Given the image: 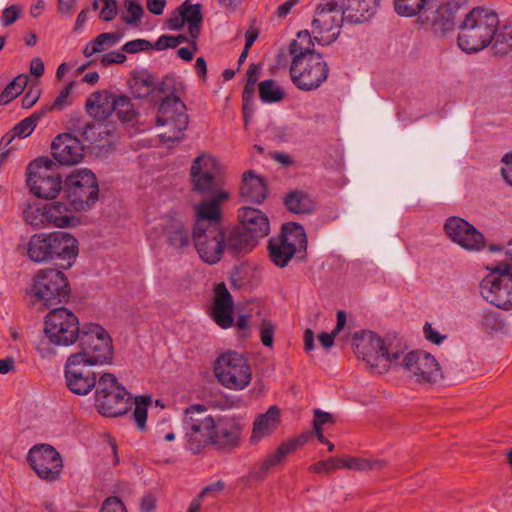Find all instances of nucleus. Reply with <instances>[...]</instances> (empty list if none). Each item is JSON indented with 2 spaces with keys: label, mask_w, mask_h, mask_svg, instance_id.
I'll use <instances>...</instances> for the list:
<instances>
[{
  "label": "nucleus",
  "mask_w": 512,
  "mask_h": 512,
  "mask_svg": "<svg viewBox=\"0 0 512 512\" xmlns=\"http://www.w3.org/2000/svg\"><path fill=\"white\" fill-rule=\"evenodd\" d=\"M228 198V192L221 191L214 199L202 201L195 207L194 245L200 259L210 265L221 260L226 247L233 250L229 247L228 241H225V235L220 226V206Z\"/></svg>",
  "instance_id": "nucleus-1"
},
{
  "label": "nucleus",
  "mask_w": 512,
  "mask_h": 512,
  "mask_svg": "<svg viewBox=\"0 0 512 512\" xmlns=\"http://www.w3.org/2000/svg\"><path fill=\"white\" fill-rule=\"evenodd\" d=\"M292 56L290 77L294 85L302 91L319 88L328 78L329 67L322 55L315 51L312 36L308 31L297 34L289 46Z\"/></svg>",
  "instance_id": "nucleus-2"
},
{
  "label": "nucleus",
  "mask_w": 512,
  "mask_h": 512,
  "mask_svg": "<svg viewBox=\"0 0 512 512\" xmlns=\"http://www.w3.org/2000/svg\"><path fill=\"white\" fill-rule=\"evenodd\" d=\"M150 400L148 396H139L132 401L130 393L111 373H104L98 379L95 403L99 413L104 416L117 417L125 414L134 404L133 418L140 431H144L146 428Z\"/></svg>",
  "instance_id": "nucleus-3"
},
{
  "label": "nucleus",
  "mask_w": 512,
  "mask_h": 512,
  "mask_svg": "<svg viewBox=\"0 0 512 512\" xmlns=\"http://www.w3.org/2000/svg\"><path fill=\"white\" fill-rule=\"evenodd\" d=\"M78 253V240L71 233L65 231L34 234L27 244L28 257L36 263H46L57 259L67 262L68 267H71Z\"/></svg>",
  "instance_id": "nucleus-4"
},
{
  "label": "nucleus",
  "mask_w": 512,
  "mask_h": 512,
  "mask_svg": "<svg viewBox=\"0 0 512 512\" xmlns=\"http://www.w3.org/2000/svg\"><path fill=\"white\" fill-rule=\"evenodd\" d=\"M498 23V16L492 10L482 7L472 9L459 26V48L466 53L483 50L491 43Z\"/></svg>",
  "instance_id": "nucleus-5"
},
{
  "label": "nucleus",
  "mask_w": 512,
  "mask_h": 512,
  "mask_svg": "<svg viewBox=\"0 0 512 512\" xmlns=\"http://www.w3.org/2000/svg\"><path fill=\"white\" fill-rule=\"evenodd\" d=\"M489 273L480 283L481 296L492 305L512 308V260L504 254L495 265H486Z\"/></svg>",
  "instance_id": "nucleus-6"
},
{
  "label": "nucleus",
  "mask_w": 512,
  "mask_h": 512,
  "mask_svg": "<svg viewBox=\"0 0 512 512\" xmlns=\"http://www.w3.org/2000/svg\"><path fill=\"white\" fill-rule=\"evenodd\" d=\"M184 447L193 454L212 444L214 417L203 404L187 407L182 417Z\"/></svg>",
  "instance_id": "nucleus-7"
},
{
  "label": "nucleus",
  "mask_w": 512,
  "mask_h": 512,
  "mask_svg": "<svg viewBox=\"0 0 512 512\" xmlns=\"http://www.w3.org/2000/svg\"><path fill=\"white\" fill-rule=\"evenodd\" d=\"M70 286L66 275L57 269L45 268L38 271L27 294L34 303L49 308L61 304L69 295Z\"/></svg>",
  "instance_id": "nucleus-8"
},
{
  "label": "nucleus",
  "mask_w": 512,
  "mask_h": 512,
  "mask_svg": "<svg viewBox=\"0 0 512 512\" xmlns=\"http://www.w3.org/2000/svg\"><path fill=\"white\" fill-rule=\"evenodd\" d=\"M395 369L418 383L436 382L442 377L437 359L422 350L399 349L393 356Z\"/></svg>",
  "instance_id": "nucleus-9"
},
{
  "label": "nucleus",
  "mask_w": 512,
  "mask_h": 512,
  "mask_svg": "<svg viewBox=\"0 0 512 512\" xmlns=\"http://www.w3.org/2000/svg\"><path fill=\"white\" fill-rule=\"evenodd\" d=\"M241 231H233L228 239L229 247L234 252H247L258 238L267 236L270 232L268 217L259 209L244 207L239 211Z\"/></svg>",
  "instance_id": "nucleus-10"
},
{
  "label": "nucleus",
  "mask_w": 512,
  "mask_h": 512,
  "mask_svg": "<svg viewBox=\"0 0 512 512\" xmlns=\"http://www.w3.org/2000/svg\"><path fill=\"white\" fill-rule=\"evenodd\" d=\"M353 345L358 357L378 373L394 367L393 356L398 354L399 349H389L376 333L367 330L356 333Z\"/></svg>",
  "instance_id": "nucleus-11"
},
{
  "label": "nucleus",
  "mask_w": 512,
  "mask_h": 512,
  "mask_svg": "<svg viewBox=\"0 0 512 512\" xmlns=\"http://www.w3.org/2000/svg\"><path fill=\"white\" fill-rule=\"evenodd\" d=\"M214 373L218 382L225 388L240 391L249 386L252 380V368L248 360L240 353L228 351L215 361Z\"/></svg>",
  "instance_id": "nucleus-12"
},
{
  "label": "nucleus",
  "mask_w": 512,
  "mask_h": 512,
  "mask_svg": "<svg viewBox=\"0 0 512 512\" xmlns=\"http://www.w3.org/2000/svg\"><path fill=\"white\" fill-rule=\"evenodd\" d=\"M307 236L304 228L297 223L283 225L282 233L269 240L268 251L271 261L278 267H285L294 255L305 252Z\"/></svg>",
  "instance_id": "nucleus-13"
},
{
  "label": "nucleus",
  "mask_w": 512,
  "mask_h": 512,
  "mask_svg": "<svg viewBox=\"0 0 512 512\" xmlns=\"http://www.w3.org/2000/svg\"><path fill=\"white\" fill-rule=\"evenodd\" d=\"M63 190L73 210L82 211L97 201L99 186L89 169L72 171L63 182Z\"/></svg>",
  "instance_id": "nucleus-14"
},
{
  "label": "nucleus",
  "mask_w": 512,
  "mask_h": 512,
  "mask_svg": "<svg viewBox=\"0 0 512 512\" xmlns=\"http://www.w3.org/2000/svg\"><path fill=\"white\" fill-rule=\"evenodd\" d=\"M27 184L38 198H55L63 189V181L55 164L47 158H37L27 167Z\"/></svg>",
  "instance_id": "nucleus-15"
},
{
  "label": "nucleus",
  "mask_w": 512,
  "mask_h": 512,
  "mask_svg": "<svg viewBox=\"0 0 512 512\" xmlns=\"http://www.w3.org/2000/svg\"><path fill=\"white\" fill-rule=\"evenodd\" d=\"M103 364L95 361L86 353L71 354L65 364V379L68 389L77 395L90 393L98 385L93 367Z\"/></svg>",
  "instance_id": "nucleus-16"
},
{
  "label": "nucleus",
  "mask_w": 512,
  "mask_h": 512,
  "mask_svg": "<svg viewBox=\"0 0 512 512\" xmlns=\"http://www.w3.org/2000/svg\"><path fill=\"white\" fill-rule=\"evenodd\" d=\"M44 325V333L54 345L71 346L80 338L79 319L67 308L59 307L50 311Z\"/></svg>",
  "instance_id": "nucleus-17"
},
{
  "label": "nucleus",
  "mask_w": 512,
  "mask_h": 512,
  "mask_svg": "<svg viewBox=\"0 0 512 512\" xmlns=\"http://www.w3.org/2000/svg\"><path fill=\"white\" fill-rule=\"evenodd\" d=\"M157 125L167 128L160 134L163 142L181 140L188 125L185 104L178 97L164 99L159 106Z\"/></svg>",
  "instance_id": "nucleus-18"
},
{
  "label": "nucleus",
  "mask_w": 512,
  "mask_h": 512,
  "mask_svg": "<svg viewBox=\"0 0 512 512\" xmlns=\"http://www.w3.org/2000/svg\"><path fill=\"white\" fill-rule=\"evenodd\" d=\"M87 113L98 120H105L114 111L122 121L129 122L132 118L130 99L126 96H116L107 90L92 93L86 101Z\"/></svg>",
  "instance_id": "nucleus-19"
},
{
  "label": "nucleus",
  "mask_w": 512,
  "mask_h": 512,
  "mask_svg": "<svg viewBox=\"0 0 512 512\" xmlns=\"http://www.w3.org/2000/svg\"><path fill=\"white\" fill-rule=\"evenodd\" d=\"M344 22L346 17L342 13L339 1L322 0L312 22L314 32L321 36L320 39L317 36L315 39L322 41L323 44L335 41Z\"/></svg>",
  "instance_id": "nucleus-20"
},
{
  "label": "nucleus",
  "mask_w": 512,
  "mask_h": 512,
  "mask_svg": "<svg viewBox=\"0 0 512 512\" xmlns=\"http://www.w3.org/2000/svg\"><path fill=\"white\" fill-rule=\"evenodd\" d=\"M81 351L95 361L110 363L113 357L112 338L108 331L97 323L84 324L79 338Z\"/></svg>",
  "instance_id": "nucleus-21"
},
{
  "label": "nucleus",
  "mask_w": 512,
  "mask_h": 512,
  "mask_svg": "<svg viewBox=\"0 0 512 512\" xmlns=\"http://www.w3.org/2000/svg\"><path fill=\"white\" fill-rule=\"evenodd\" d=\"M147 237L152 243H156L162 234L167 242L175 250H184L191 244L190 229L175 216H164L157 223L147 229Z\"/></svg>",
  "instance_id": "nucleus-22"
},
{
  "label": "nucleus",
  "mask_w": 512,
  "mask_h": 512,
  "mask_svg": "<svg viewBox=\"0 0 512 512\" xmlns=\"http://www.w3.org/2000/svg\"><path fill=\"white\" fill-rule=\"evenodd\" d=\"M447 237L467 252H479L486 247V238L467 220L452 216L444 224Z\"/></svg>",
  "instance_id": "nucleus-23"
},
{
  "label": "nucleus",
  "mask_w": 512,
  "mask_h": 512,
  "mask_svg": "<svg viewBox=\"0 0 512 512\" xmlns=\"http://www.w3.org/2000/svg\"><path fill=\"white\" fill-rule=\"evenodd\" d=\"M219 166L216 159L209 154H201L192 163L190 175L194 190L201 193H214V199L222 189H218L217 174Z\"/></svg>",
  "instance_id": "nucleus-24"
},
{
  "label": "nucleus",
  "mask_w": 512,
  "mask_h": 512,
  "mask_svg": "<svg viewBox=\"0 0 512 512\" xmlns=\"http://www.w3.org/2000/svg\"><path fill=\"white\" fill-rule=\"evenodd\" d=\"M29 461L35 473L45 480H55L63 468L60 454L47 444L32 447L29 451Z\"/></svg>",
  "instance_id": "nucleus-25"
},
{
  "label": "nucleus",
  "mask_w": 512,
  "mask_h": 512,
  "mask_svg": "<svg viewBox=\"0 0 512 512\" xmlns=\"http://www.w3.org/2000/svg\"><path fill=\"white\" fill-rule=\"evenodd\" d=\"M202 22L201 7L199 4H189L185 1L167 20V28L169 30L178 31L185 24L188 25L191 44L194 50H197L195 39L200 34V26Z\"/></svg>",
  "instance_id": "nucleus-26"
},
{
  "label": "nucleus",
  "mask_w": 512,
  "mask_h": 512,
  "mask_svg": "<svg viewBox=\"0 0 512 512\" xmlns=\"http://www.w3.org/2000/svg\"><path fill=\"white\" fill-rule=\"evenodd\" d=\"M52 155L62 165H73L81 161L84 149L80 140L71 134H60L52 142Z\"/></svg>",
  "instance_id": "nucleus-27"
},
{
  "label": "nucleus",
  "mask_w": 512,
  "mask_h": 512,
  "mask_svg": "<svg viewBox=\"0 0 512 512\" xmlns=\"http://www.w3.org/2000/svg\"><path fill=\"white\" fill-rule=\"evenodd\" d=\"M242 425L238 419L229 416L214 417L212 444L219 447H234L238 444Z\"/></svg>",
  "instance_id": "nucleus-28"
},
{
  "label": "nucleus",
  "mask_w": 512,
  "mask_h": 512,
  "mask_svg": "<svg viewBox=\"0 0 512 512\" xmlns=\"http://www.w3.org/2000/svg\"><path fill=\"white\" fill-rule=\"evenodd\" d=\"M346 22L359 24L368 21L376 13L380 0H339Z\"/></svg>",
  "instance_id": "nucleus-29"
},
{
  "label": "nucleus",
  "mask_w": 512,
  "mask_h": 512,
  "mask_svg": "<svg viewBox=\"0 0 512 512\" xmlns=\"http://www.w3.org/2000/svg\"><path fill=\"white\" fill-rule=\"evenodd\" d=\"M233 302L225 284L215 287V300L211 309L213 320L222 328L227 329L233 325Z\"/></svg>",
  "instance_id": "nucleus-30"
},
{
  "label": "nucleus",
  "mask_w": 512,
  "mask_h": 512,
  "mask_svg": "<svg viewBox=\"0 0 512 512\" xmlns=\"http://www.w3.org/2000/svg\"><path fill=\"white\" fill-rule=\"evenodd\" d=\"M280 422V409L276 405L270 406L266 412L257 415L253 422L251 443L257 444L262 439L271 436L279 427Z\"/></svg>",
  "instance_id": "nucleus-31"
},
{
  "label": "nucleus",
  "mask_w": 512,
  "mask_h": 512,
  "mask_svg": "<svg viewBox=\"0 0 512 512\" xmlns=\"http://www.w3.org/2000/svg\"><path fill=\"white\" fill-rule=\"evenodd\" d=\"M47 227L69 228L78 224L73 210L61 201L47 203Z\"/></svg>",
  "instance_id": "nucleus-32"
},
{
  "label": "nucleus",
  "mask_w": 512,
  "mask_h": 512,
  "mask_svg": "<svg viewBox=\"0 0 512 512\" xmlns=\"http://www.w3.org/2000/svg\"><path fill=\"white\" fill-rule=\"evenodd\" d=\"M240 193L246 202L260 204L267 196V187L261 177L249 171L243 176Z\"/></svg>",
  "instance_id": "nucleus-33"
},
{
  "label": "nucleus",
  "mask_w": 512,
  "mask_h": 512,
  "mask_svg": "<svg viewBox=\"0 0 512 512\" xmlns=\"http://www.w3.org/2000/svg\"><path fill=\"white\" fill-rule=\"evenodd\" d=\"M121 37L119 33H101L86 44L83 54L86 57H91L96 53H100L116 45L121 40Z\"/></svg>",
  "instance_id": "nucleus-34"
},
{
  "label": "nucleus",
  "mask_w": 512,
  "mask_h": 512,
  "mask_svg": "<svg viewBox=\"0 0 512 512\" xmlns=\"http://www.w3.org/2000/svg\"><path fill=\"white\" fill-rule=\"evenodd\" d=\"M259 97L263 103H278L285 97L283 87L273 79L261 81L258 84Z\"/></svg>",
  "instance_id": "nucleus-35"
},
{
  "label": "nucleus",
  "mask_w": 512,
  "mask_h": 512,
  "mask_svg": "<svg viewBox=\"0 0 512 512\" xmlns=\"http://www.w3.org/2000/svg\"><path fill=\"white\" fill-rule=\"evenodd\" d=\"M47 203H29L23 211V217L27 224L35 228L47 227Z\"/></svg>",
  "instance_id": "nucleus-36"
},
{
  "label": "nucleus",
  "mask_w": 512,
  "mask_h": 512,
  "mask_svg": "<svg viewBox=\"0 0 512 512\" xmlns=\"http://www.w3.org/2000/svg\"><path fill=\"white\" fill-rule=\"evenodd\" d=\"M285 205L293 213H308L313 209L314 202L306 193L294 191L286 196Z\"/></svg>",
  "instance_id": "nucleus-37"
},
{
  "label": "nucleus",
  "mask_w": 512,
  "mask_h": 512,
  "mask_svg": "<svg viewBox=\"0 0 512 512\" xmlns=\"http://www.w3.org/2000/svg\"><path fill=\"white\" fill-rule=\"evenodd\" d=\"M340 469H348L354 471L374 470L385 466L383 460H368L360 457L347 456L339 458Z\"/></svg>",
  "instance_id": "nucleus-38"
},
{
  "label": "nucleus",
  "mask_w": 512,
  "mask_h": 512,
  "mask_svg": "<svg viewBox=\"0 0 512 512\" xmlns=\"http://www.w3.org/2000/svg\"><path fill=\"white\" fill-rule=\"evenodd\" d=\"M45 115V111L38 110L35 111L32 115L24 118L19 123H17L13 128V135L19 138H26L32 134L35 130L40 119Z\"/></svg>",
  "instance_id": "nucleus-39"
},
{
  "label": "nucleus",
  "mask_w": 512,
  "mask_h": 512,
  "mask_svg": "<svg viewBox=\"0 0 512 512\" xmlns=\"http://www.w3.org/2000/svg\"><path fill=\"white\" fill-rule=\"evenodd\" d=\"M27 84V76L18 75L0 93V106L6 105L22 93Z\"/></svg>",
  "instance_id": "nucleus-40"
},
{
  "label": "nucleus",
  "mask_w": 512,
  "mask_h": 512,
  "mask_svg": "<svg viewBox=\"0 0 512 512\" xmlns=\"http://www.w3.org/2000/svg\"><path fill=\"white\" fill-rule=\"evenodd\" d=\"M76 82L70 81L67 83L60 91L58 96L55 98L54 102L51 105H46L42 108L45 111V114L51 110H63L69 105L72 104V91L75 87Z\"/></svg>",
  "instance_id": "nucleus-41"
},
{
  "label": "nucleus",
  "mask_w": 512,
  "mask_h": 512,
  "mask_svg": "<svg viewBox=\"0 0 512 512\" xmlns=\"http://www.w3.org/2000/svg\"><path fill=\"white\" fill-rule=\"evenodd\" d=\"M427 0H395V11L405 17L418 14L426 5Z\"/></svg>",
  "instance_id": "nucleus-42"
},
{
  "label": "nucleus",
  "mask_w": 512,
  "mask_h": 512,
  "mask_svg": "<svg viewBox=\"0 0 512 512\" xmlns=\"http://www.w3.org/2000/svg\"><path fill=\"white\" fill-rule=\"evenodd\" d=\"M125 9L121 18L126 24L136 25L144 15V9L138 0H125Z\"/></svg>",
  "instance_id": "nucleus-43"
},
{
  "label": "nucleus",
  "mask_w": 512,
  "mask_h": 512,
  "mask_svg": "<svg viewBox=\"0 0 512 512\" xmlns=\"http://www.w3.org/2000/svg\"><path fill=\"white\" fill-rule=\"evenodd\" d=\"M459 9L460 4L457 1H449L439 8L438 15L446 29H450L454 25L455 17Z\"/></svg>",
  "instance_id": "nucleus-44"
},
{
  "label": "nucleus",
  "mask_w": 512,
  "mask_h": 512,
  "mask_svg": "<svg viewBox=\"0 0 512 512\" xmlns=\"http://www.w3.org/2000/svg\"><path fill=\"white\" fill-rule=\"evenodd\" d=\"M188 39L184 35H178V36H170V35H162L157 39L155 42V49L156 50H164L167 48H175L179 44L187 42Z\"/></svg>",
  "instance_id": "nucleus-45"
},
{
  "label": "nucleus",
  "mask_w": 512,
  "mask_h": 512,
  "mask_svg": "<svg viewBox=\"0 0 512 512\" xmlns=\"http://www.w3.org/2000/svg\"><path fill=\"white\" fill-rule=\"evenodd\" d=\"M340 469L339 458H329L325 461H319L310 467V470L316 473H331Z\"/></svg>",
  "instance_id": "nucleus-46"
},
{
  "label": "nucleus",
  "mask_w": 512,
  "mask_h": 512,
  "mask_svg": "<svg viewBox=\"0 0 512 512\" xmlns=\"http://www.w3.org/2000/svg\"><path fill=\"white\" fill-rule=\"evenodd\" d=\"M20 16V8L17 5H11L6 7L2 11V15L0 17V23L4 27H8L15 23Z\"/></svg>",
  "instance_id": "nucleus-47"
},
{
  "label": "nucleus",
  "mask_w": 512,
  "mask_h": 512,
  "mask_svg": "<svg viewBox=\"0 0 512 512\" xmlns=\"http://www.w3.org/2000/svg\"><path fill=\"white\" fill-rule=\"evenodd\" d=\"M274 466L276 465L270 460V458L266 457L259 463V469L251 471L247 477L249 480L262 481L267 472Z\"/></svg>",
  "instance_id": "nucleus-48"
},
{
  "label": "nucleus",
  "mask_w": 512,
  "mask_h": 512,
  "mask_svg": "<svg viewBox=\"0 0 512 512\" xmlns=\"http://www.w3.org/2000/svg\"><path fill=\"white\" fill-rule=\"evenodd\" d=\"M132 93L136 98H142L149 95L152 90V84L148 80L135 79L132 86Z\"/></svg>",
  "instance_id": "nucleus-49"
},
{
  "label": "nucleus",
  "mask_w": 512,
  "mask_h": 512,
  "mask_svg": "<svg viewBox=\"0 0 512 512\" xmlns=\"http://www.w3.org/2000/svg\"><path fill=\"white\" fill-rule=\"evenodd\" d=\"M151 48V43L144 39H136L126 42L122 46V51L126 53H137Z\"/></svg>",
  "instance_id": "nucleus-50"
},
{
  "label": "nucleus",
  "mask_w": 512,
  "mask_h": 512,
  "mask_svg": "<svg viewBox=\"0 0 512 512\" xmlns=\"http://www.w3.org/2000/svg\"><path fill=\"white\" fill-rule=\"evenodd\" d=\"M103 7L100 11L99 17L103 21H111L117 14V1L116 0H101Z\"/></svg>",
  "instance_id": "nucleus-51"
},
{
  "label": "nucleus",
  "mask_w": 512,
  "mask_h": 512,
  "mask_svg": "<svg viewBox=\"0 0 512 512\" xmlns=\"http://www.w3.org/2000/svg\"><path fill=\"white\" fill-rule=\"evenodd\" d=\"M260 338L266 347H272L274 341V326L270 322H263L260 325Z\"/></svg>",
  "instance_id": "nucleus-52"
},
{
  "label": "nucleus",
  "mask_w": 512,
  "mask_h": 512,
  "mask_svg": "<svg viewBox=\"0 0 512 512\" xmlns=\"http://www.w3.org/2000/svg\"><path fill=\"white\" fill-rule=\"evenodd\" d=\"M100 512H127V511H126V508H125L123 502L119 498L110 497L104 501V503L102 504V507L100 509Z\"/></svg>",
  "instance_id": "nucleus-53"
},
{
  "label": "nucleus",
  "mask_w": 512,
  "mask_h": 512,
  "mask_svg": "<svg viewBox=\"0 0 512 512\" xmlns=\"http://www.w3.org/2000/svg\"><path fill=\"white\" fill-rule=\"evenodd\" d=\"M501 174L504 181L512 187V150L502 157Z\"/></svg>",
  "instance_id": "nucleus-54"
},
{
  "label": "nucleus",
  "mask_w": 512,
  "mask_h": 512,
  "mask_svg": "<svg viewBox=\"0 0 512 512\" xmlns=\"http://www.w3.org/2000/svg\"><path fill=\"white\" fill-rule=\"evenodd\" d=\"M126 60V55L120 51H111L104 54L101 58V63L105 66L111 64H120Z\"/></svg>",
  "instance_id": "nucleus-55"
},
{
  "label": "nucleus",
  "mask_w": 512,
  "mask_h": 512,
  "mask_svg": "<svg viewBox=\"0 0 512 512\" xmlns=\"http://www.w3.org/2000/svg\"><path fill=\"white\" fill-rule=\"evenodd\" d=\"M57 10L65 17H71L75 11L77 0H57Z\"/></svg>",
  "instance_id": "nucleus-56"
},
{
  "label": "nucleus",
  "mask_w": 512,
  "mask_h": 512,
  "mask_svg": "<svg viewBox=\"0 0 512 512\" xmlns=\"http://www.w3.org/2000/svg\"><path fill=\"white\" fill-rule=\"evenodd\" d=\"M424 334L428 341L433 344H440L441 341L445 338L444 335H441L439 331L434 328L430 323H426L424 325Z\"/></svg>",
  "instance_id": "nucleus-57"
},
{
  "label": "nucleus",
  "mask_w": 512,
  "mask_h": 512,
  "mask_svg": "<svg viewBox=\"0 0 512 512\" xmlns=\"http://www.w3.org/2000/svg\"><path fill=\"white\" fill-rule=\"evenodd\" d=\"M40 89H30L22 98V107L25 109L31 108L40 98Z\"/></svg>",
  "instance_id": "nucleus-58"
},
{
  "label": "nucleus",
  "mask_w": 512,
  "mask_h": 512,
  "mask_svg": "<svg viewBox=\"0 0 512 512\" xmlns=\"http://www.w3.org/2000/svg\"><path fill=\"white\" fill-rule=\"evenodd\" d=\"M289 453H291L290 449L288 448V446L283 443L281 444L277 450L273 453H271L270 455H268L267 457L270 458V460L275 464V465H278L280 464L283 459L286 457V455H288Z\"/></svg>",
  "instance_id": "nucleus-59"
},
{
  "label": "nucleus",
  "mask_w": 512,
  "mask_h": 512,
  "mask_svg": "<svg viewBox=\"0 0 512 512\" xmlns=\"http://www.w3.org/2000/svg\"><path fill=\"white\" fill-rule=\"evenodd\" d=\"M332 421L331 414L323 412L320 409L314 410L313 428L322 427V425Z\"/></svg>",
  "instance_id": "nucleus-60"
},
{
  "label": "nucleus",
  "mask_w": 512,
  "mask_h": 512,
  "mask_svg": "<svg viewBox=\"0 0 512 512\" xmlns=\"http://www.w3.org/2000/svg\"><path fill=\"white\" fill-rule=\"evenodd\" d=\"M146 6L150 13L154 15H161L164 12L166 1L165 0H146Z\"/></svg>",
  "instance_id": "nucleus-61"
},
{
  "label": "nucleus",
  "mask_w": 512,
  "mask_h": 512,
  "mask_svg": "<svg viewBox=\"0 0 512 512\" xmlns=\"http://www.w3.org/2000/svg\"><path fill=\"white\" fill-rule=\"evenodd\" d=\"M312 433L311 432H306V433H302L301 435H299L298 437L294 438V439H291L287 442H285V444L288 446V448L290 449V451H294L297 447L301 446V445H304L305 443L308 442V440L310 439Z\"/></svg>",
  "instance_id": "nucleus-62"
},
{
  "label": "nucleus",
  "mask_w": 512,
  "mask_h": 512,
  "mask_svg": "<svg viewBox=\"0 0 512 512\" xmlns=\"http://www.w3.org/2000/svg\"><path fill=\"white\" fill-rule=\"evenodd\" d=\"M224 489V483L223 481L219 480L216 481L205 488L202 489L200 494L198 495L201 499H203L205 496L211 494V493H219Z\"/></svg>",
  "instance_id": "nucleus-63"
},
{
  "label": "nucleus",
  "mask_w": 512,
  "mask_h": 512,
  "mask_svg": "<svg viewBox=\"0 0 512 512\" xmlns=\"http://www.w3.org/2000/svg\"><path fill=\"white\" fill-rule=\"evenodd\" d=\"M30 73L35 77H40L44 73V63L39 58H33L30 63Z\"/></svg>",
  "instance_id": "nucleus-64"
}]
</instances>
